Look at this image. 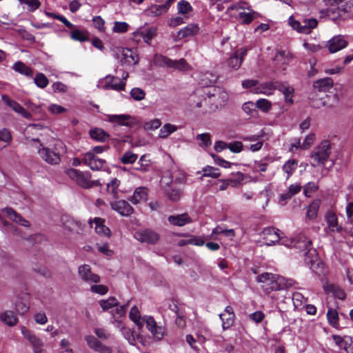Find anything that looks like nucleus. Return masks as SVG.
Segmentation results:
<instances>
[{"label":"nucleus","mask_w":353,"mask_h":353,"mask_svg":"<svg viewBox=\"0 0 353 353\" xmlns=\"http://www.w3.org/2000/svg\"><path fill=\"white\" fill-rule=\"evenodd\" d=\"M203 176L216 179L221 176V172L218 168L212 166H205L203 168Z\"/></svg>","instance_id":"49"},{"label":"nucleus","mask_w":353,"mask_h":353,"mask_svg":"<svg viewBox=\"0 0 353 353\" xmlns=\"http://www.w3.org/2000/svg\"><path fill=\"white\" fill-rule=\"evenodd\" d=\"M279 230L274 228H268L263 230V234L266 239H268V236H270V241L274 244L279 241Z\"/></svg>","instance_id":"41"},{"label":"nucleus","mask_w":353,"mask_h":353,"mask_svg":"<svg viewBox=\"0 0 353 353\" xmlns=\"http://www.w3.org/2000/svg\"><path fill=\"white\" fill-rule=\"evenodd\" d=\"M138 155L132 153V152H125L121 158V161L123 164H131L136 161Z\"/></svg>","instance_id":"56"},{"label":"nucleus","mask_w":353,"mask_h":353,"mask_svg":"<svg viewBox=\"0 0 353 353\" xmlns=\"http://www.w3.org/2000/svg\"><path fill=\"white\" fill-rule=\"evenodd\" d=\"M0 319L2 322L9 326H13L18 322L17 317L14 315L13 312L7 311L0 315Z\"/></svg>","instance_id":"38"},{"label":"nucleus","mask_w":353,"mask_h":353,"mask_svg":"<svg viewBox=\"0 0 353 353\" xmlns=\"http://www.w3.org/2000/svg\"><path fill=\"white\" fill-rule=\"evenodd\" d=\"M129 316L139 330L145 324L147 329L150 331L154 339L160 341L165 336V327L161 325H158L154 319L151 316H144L141 317L137 306L134 305L131 308Z\"/></svg>","instance_id":"1"},{"label":"nucleus","mask_w":353,"mask_h":353,"mask_svg":"<svg viewBox=\"0 0 353 353\" xmlns=\"http://www.w3.org/2000/svg\"><path fill=\"white\" fill-rule=\"evenodd\" d=\"M298 166V161L294 159L287 161L282 167L283 171L287 174V179H288L296 170Z\"/></svg>","instance_id":"37"},{"label":"nucleus","mask_w":353,"mask_h":353,"mask_svg":"<svg viewBox=\"0 0 353 353\" xmlns=\"http://www.w3.org/2000/svg\"><path fill=\"white\" fill-rule=\"evenodd\" d=\"M161 125V122L158 119H154L144 124V129L147 130H154L158 129Z\"/></svg>","instance_id":"64"},{"label":"nucleus","mask_w":353,"mask_h":353,"mask_svg":"<svg viewBox=\"0 0 353 353\" xmlns=\"http://www.w3.org/2000/svg\"><path fill=\"white\" fill-rule=\"evenodd\" d=\"M12 134L10 131L7 128H2L0 130V142L5 144L4 146L9 145L12 142Z\"/></svg>","instance_id":"50"},{"label":"nucleus","mask_w":353,"mask_h":353,"mask_svg":"<svg viewBox=\"0 0 353 353\" xmlns=\"http://www.w3.org/2000/svg\"><path fill=\"white\" fill-rule=\"evenodd\" d=\"M176 130L177 128L174 125L166 123L160 129L159 137L162 139L167 138Z\"/></svg>","instance_id":"45"},{"label":"nucleus","mask_w":353,"mask_h":353,"mask_svg":"<svg viewBox=\"0 0 353 353\" xmlns=\"http://www.w3.org/2000/svg\"><path fill=\"white\" fill-rule=\"evenodd\" d=\"M148 199V190L145 188L139 187L135 189L133 195L128 198V200L136 205L141 202L145 201Z\"/></svg>","instance_id":"25"},{"label":"nucleus","mask_w":353,"mask_h":353,"mask_svg":"<svg viewBox=\"0 0 353 353\" xmlns=\"http://www.w3.org/2000/svg\"><path fill=\"white\" fill-rule=\"evenodd\" d=\"M134 237L141 243L155 244L159 240V234L151 229L140 230L134 232Z\"/></svg>","instance_id":"9"},{"label":"nucleus","mask_w":353,"mask_h":353,"mask_svg":"<svg viewBox=\"0 0 353 353\" xmlns=\"http://www.w3.org/2000/svg\"><path fill=\"white\" fill-rule=\"evenodd\" d=\"M173 307H174L172 309V310L174 311L176 315L175 321L176 324L179 327L183 328L186 325L185 319L183 315L179 312L176 305H174Z\"/></svg>","instance_id":"55"},{"label":"nucleus","mask_w":353,"mask_h":353,"mask_svg":"<svg viewBox=\"0 0 353 353\" xmlns=\"http://www.w3.org/2000/svg\"><path fill=\"white\" fill-rule=\"evenodd\" d=\"M196 139L200 141L199 145L201 147H208L212 144L210 135L208 133L199 134L196 136Z\"/></svg>","instance_id":"59"},{"label":"nucleus","mask_w":353,"mask_h":353,"mask_svg":"<svg viewBox=\"0 0 353 353\" xmlns=\"http://www.w3.org/2000/svg\"><path fill=\"white\" fill-rule=\"evenodd\" d=\"M165 178L162 179L163 190L168 198L172 201H178L182 194L183 190L181 188H174L172 187V179L165 181Z\"/></svg>","instance_id":"13"},{"label":"nucleus","mask_w":353,"mask_h":353,"mask_svg":"<svg viewBox=\"0 0 353 353\" xmlns=\"http://www.w3.org/2000/svg\"><path fill=\"white\" fill-rule=\"evenodd\" d=\"M347 45V41L341 35H338L332 37L327 41L326 46L330 53L336 52L343 48Z\"/></svg>","instance_id":"16"},{"label":"nucleus","mask_w":353,"mask_h":353,"mask_svg":"<svg viewBox=\"0 0 353 353\" xmlns=\"http://www.w3.org/2000/svg\"><path fill=\"white\" fill-rule=\"evenodd\" d=\"M128 303L123 305L116 306V309L111 311L113 319L122 318L125 316Z\"/></svg>","instance_id":"53"},{"label":"nucleus","mask_w":353,"mask_h":353,"mask_svg":"<svg viewBox=\"0 0 353 353\" xmlns=\"http://www.w3.org/2000/svg\"><path fill=\"white\" fill-rule=\"evenodd\" d=\"M169 179H172V183H174L176 185H184L186 183L187 177L185 173L183 170H178L170 174L168 180Z\"/></svg>","instance_id":"36"},{"label":"nucleus","mask_w":353,"mask_h":353,"mask_svg":"<svg viewBox=\"0 0 353 353\" xmlns=\"http://www.w3.org/2000/svg\"><path fill=\"white\" fill-rule=\"evenodd\" d=\"M129 25L125 22L116 21L112 28L113 32L125 33L128 30Z\"/></svg>","instance_id":"63"},{"label":"nucleus","mask_w":353,"mask_h":353,"mask_svg":"<svg viewBox=\"0 0 353 353\" xmlns=\"http://www.w3.org/2000/svg\"><path fill=\"white\" fill-rule=\"evenodd\" d=\"M257 281L262 283L261 288L266 294L273 292L283 291L293 285L294 281L271 273L264 272L257 277Z\"/></svg>","instance_id":"2"},{"label":"nucleus","mask_w":353,"mask_h":353,"mask_svg":"<svg viewBox=\"0 0 353 353\" xmlns=\"http://www.w3.org/2000/svg\"><path fill=\"white\" fill-rule=\"evenodd\" d=\"M321 201L319 200L314 201L309 206L307 211V216L310 219H314L317 216L318 211L320 207Z\"/></svg>","instance_id":"46"},{"label":"nucleus","mask_w":353,"mask_h":353,"mask_svg":"<svg viewBox=\"0 0 353 353\" xmlns=\"http://www.w3.org/2000/svg\"><path fill=\"white\" fill-rule=\"evenodd\" d=\"M83 163L89 166L92 170H105L106 161L99 159L91 152H88L84 154L82 159Z\"/></svg>","instance_id":"10"},{"label":"nucleus","mask_w":353,"mask_h":353,"mask_svg":"<svg viewBox=\"0 0 353 353\" xmlns=\"http://www.w3.org/2000/svg\"><path fill=\"white\" fill-rule=\"evenodd\" d=\"M292 54L288 50H276L274 58L276 67L281 68L282 65H288L292 59Z\"/></svg>","instance_id":"20"},{"label":"nucleus","mask_w":353,"mask_h":353,"mask_svg":"<svg viewBox=\"0 0 353 353\" xmlns=\"http://www.w3.org/2000/svg\"><path fill=\"white\" fill-rule=\"evenodd\" d=\"M61 221L64 228L68 231L78 232L79 230L81 228V223L70 216L63 215Z\"/></svg>","instance_id":"23"},{"label":"nucleus","mask_w":353,"mask_h":353,"mask_svg":"<svg viewBox=\"0 0 353 353\" xmlns=\"http://www.w3.org/2000/svg\"><path fill=\"white\" fill-rule=\"evenodd\" d=\"M256 105V108H259L265 112H268L272 107L271 102L265 99H260L257 100Z\"/></svg>","instance_id":"61"},{"label":"nucleus","mask_w":353,"mask_h":353,"mask_svg":"<svg viewBox=\"0 0 353 353\" xmlns=\"http://www.w3.org/2000/svg\"><path fill=\"white\" fill-rule=\"evenodd\" d=\"M90 135L93 139L101 142H104L109 138V134L101 128L90 130Z\"/></svg>","instance_id":"39"},{"label":"nucleus","mask_w":353,"mask_h":353,"mask_svg":"<svg viewBox=\"0 0 353 353\" xmlns=\"http://www.w3.org/2000/svg\"><path fill=\"white\" fill-rule=\"evenodd\" d=\"M167 6L161 5H154L150 7L149 9V14L152 16H159L165 12H166Z\"/></svg>","instance_id":"57"},{"label":"nucleus","mask_w":353,"mask_h":353,"mask_svg":"<svg viewBox=\"0 0 353 353\" xmlns=\"http://www.w3.org/2000/svg\"><path fill=\"white\" fill-rule=\"evenodd\" d=\"M156 62L159 65L174 68L181 72H188L191 70L190 65L184 59L172 60L162 55H157Z\"/></svg>","instance_id":"6"},{"label":"nucleus","mask_w":353,"mask_h":353,"mask_svg":"<svg viewBox=\"0 0 353 353\" xmlns=\"http://www.w3.org/2000/svg\"><path fill=\"white\" fill-rule=\"evenodd\" d=\"M327 319L329 323L334 327L339 325V315L336 310L330 308L327 312Z\"/></svg>","instance_id":"47"},{"label":"nucleus","mask_w":353,"mask_h":353,"mask_svg":"<svg viewBox=\"0 0 353 353\" xmlns=\"http://www.w3.org/2000/svg\"><path fill=\"white\" fill-rule=\"evenodd\" d=\"M290 25L299 32L308 34L311 30L316 28L318 21L316 19H305L302 21H296L292 16L289 18Z\"/></svg>","instance_id":"7"},{"label":"nucleus","mask_w":353,"mask_h":353,"mask_svg":"<svg viewBox=\"0 0 353 353\" xmlns=\"http://www.w3.org/2000/svg\"><path fill=\"white\" fill-rule=\"evenodd\" d=\"M312 241L305 234L300 232L293 238L292 247H294L302 252H305L312 248Z\"/></svg>","instance_id":"17"},{"label":"nucleus","mask_w":353,"mask_h":353,"mask_svg":"<svg viewBox=\"0 0 353 353\" xmlns=\"http://www.w3.org/2000/svg\"><path fill=\"white\" fill-rule=\"evenodd\" d=\"M188 19V16H183V17H181V16H177V17H171L168 21V24L170 27H176L179 25H181L183 23H184L185 22V20H187Z\"/></svg>","instance_id":"58"},{"label":"nucleus","mask_w":353,"mask_h":353,"mask_svg":"<svg viewBox=\"0 0 353 353\" xmlns=\"http://www.w3.org/2000/svg\"><path fill=\"white\" fill-rule=\"evenodd\" d=\"M278 90L283 94L287 103L290 104L293 103L292 97L294 89L292 86L290 85L287 82L279 81Z\"/></svg>","instance_id":"27"},{"label":"nucleus","mask_w":353,"mask_h":353,"mask_svg":"<svg viewBox=\"0 0 353 353\" xmlns=\"http://www.w3.org/2000/svg\"><path fill=\"white\" fill-rule=\"evenodd\" d=\"M304 261L305 263L310 267V268H312L318 261V255L316 250L310 248L307 250L305 251Z\"/></svg>","instance_id":"33"},{"label":"nucleus","mask_w":353,"mask_h":353,"mask_svg":"<svg viewBox=\"0 0 353 353\" xmlns=\"http://www.w3.org/2000/svg\"><path fill=\"white\" fill-rule=\"evenodd\" d=\"M112 210L122 216H130L134 213L133 208L125 200H115L110 202Z\"/></svg>","instance_id":"14"},{"label":"nucleus","mask_w":353,"mask_h":353,"mask_svg":"<svg viewBox=\"0 0 353 353\" xmlns=\"http://www.w3.org/2000/svg\"><path fill=\"white\" fill-rule=\"evenodd\" d=\"M168 221L170 224L179 227H182L192 221V219L187 213L169 216Z\"/></svg>","instance_id":"24"},{"label":"nucleus","mask_w":353,"mask_h":353,"mask_svg":"<svg viewBox=\"0 0 353 353\" xmlns=\"http://www.w3.org/2000/svg\"><path fill=\"white\" fill-rule=\"evenodd\" d=\"M219 318L222 321V328L223 330H226L231 327L235 321L236 316H225V313H221L219 314Z\"/></svg>","instance_id":"48"},{"label":"nucleus","mask_w":353,"mask_h":353,"mask_svg":"<svg viewBox=\"0 0 353 353\" xmlns=\"http://www.w3.org/2000/svg\"><path fill=\"white\" fill-rule=\"evenodd\" d=\"M37 152L40 157L46 163L57 165L61 162L60 154L65 152V148L63 142L57 141L52 150L40 143Z\"/></svg>","instance_id":"3"},{"label":"nucleus","mask_w":353,"mask_h":353,"mask_svg":"<svg viewBox=\"0 0 353 353\" xmlns=\"http://www.w3.org/2000/svg\"><path fill=\"white\" fill-rule=\"evenodd\" d=\"M70 37L74 41L81 42L88 41V37L84 34L82 30L74 29L70 32Z\"/></svg>","instance_id":"54"},{"label":"nucleus","mask_w":353,"mask_h":353,"mask_svg":"<svg viewBox=\"0 0 353 353\" xmlns=\"http://www.w3.org/2000/svg\"><path fill=\"white\" fill-rule=\"evenodd\" d=\"M66 174L83 188H89L91 174L89 172H82L77 169L70 168L66 170Z\"/></svg>","instance_id":"8"},{"label":"nucleus","mask_w":353,"mask_h":353,"mask_svg":"<svg viewBox=\"0 0 353 353\" xmlns=\"http://www.w3.org/2000/svg\"><path fill=\"white\" fill-rule=\"evenodd\" d=\"M133 118L129 114H112L108 116V121L121 126L131 127L133 123Z\"/></svg>","instance_id":"19"},{"label":"nucleus","mask_w":353,"mask_h":353,"mask_svg":"<svg viewBox=\"0 0 353 353\" xmlns=\"http://www.w3.org/2000/svg\"><path fill=\"white\" fill-rule=\"evenodd\" d=\"M193 10L191 4L185 0H181L177 3L178 13L183 16H188L187 14Z\"/></svg>","instance_id":"42"},{"label":"nucleus","mask_w":353,"mask_h":353,"mask_svg":"<svg viewBox=\"0 0 353 353\" xmlns=\"http://www.w3.org/2000/svg\"><path fill=\"white\" fill-rule=\"evenodd\" d=\"M337 11V16L336 17L345 18V14H347L349 17L353 18V0H350L345 3L343 8H336Z\"/></svg>","instance_id":"34"},{"label":"nucleus","mask_w":353,"mask_h":353,"mask_svg":"<svg viewBox=\"0 0 353 353\" xmlns=\"http://www.w3.org/2000/svg\"><path fill=\"white\" fill-rule=\"evenodd\" d=\"M130 95L135 101H141L144 99L145 92L141 88H134L130 91Z\"/></svg>","instance_id":"62"},{"label":"nucleus","mask_w":353,"mask_h":353,"mask_svg":"<svg viewBox=\"0 0 353 353\" xmlns=\"http://www.w3.org/2000/svg\"><path fill=\"white\" fill-rule=\"evenodd\" d=\"M157 34V29L153 27L142 28L134 32V38L138 41L142 39L146 43L150 44V41Z\"/></svg>","instance_id":"15"},{"label":"nucleus","mask_w":353,"mask_h":353,"mask_svg":"<svg viewBox=\"0 0 353 353\" xmlns=\"http://www.w3.org/2000/svg\"><path fill=\"white\" fill-rule=\"evenodd\" d=\"M325 219L327 226L332 232H341L342 231V228L338 224L337 216L334 212H327Z\"/></svg>","instance_id":"32"},{"label":"nucleus","mask_w":353,"mask_h":353,"mask_svg":"<svg viewBox=\"0 0 353 353\" xmlns=\"http://www.w3.org/2000/svg\"><path fill=\"white\" fill-rule=\"evenodd\" d=\"M3 212L6 213L8 216L12 221H15L16 223L25 226V227H29L30 223L23 219L20 214H17L13 209L11 208H6L3 210Z\"/></svg>","instance_id":"30"},{"label":"nucleus","mask_w":353,"mask_h":353,"mask_svg":"<svg viewBox=\"0 0 353 353\" xmlns=\"http://www.w3.org/2000/svg\"><path fill=\"white\" fill-rule=\"evenodd\" d=\"M119 185H120V181L116 178L112 179L111 181L107 184L108 192L111 194L114 199L119 198L118 188H119Z\"/></svg>","instance_id":"44"},{"label":"nucleus","mask_w":353,"mask_h":353,"mask_svg":"<svg viewBox=\"0 0 353 353\" xmlns=\"http://www.w3.org/2000/svg\"><path fill=\"white\" fill-rule=\"evenodd\" d=\"M324 290L327 294H332L334 297L344 300L346 297L345 292L338 285L327 284L324 286Z\"/></svg>","instance_id":"31"},{"label":"nucleus","mask_w":353,"mask_h":353,"mask_svg":"<svg viewBox=\"0 0 353 353\" xmlns=\"http://www.w3.org/2000/svg\"><path fill=\"white\" fill-rule=\"evenodd\" d=\"M99 304L103 311H108L114 307L118 306L119 301L115 297H109L108 299L99 301Z\"/></svg>","instance_id":"43"},{"label":"nucleus","mask_w":353,"mask_h":353,"mask_svg":"<svg viewBox=\"0 0 353 353\" xmlns=\"http://www.w3.org/2000/svg\"><path fill=\"white\" fill-rule=\"evenodd\" d=\"M21 334L26 339L29 343L31 344L33 350H37L38 348L43 347V341L39 338L37 335H35L32 331L26 329L23 327L21 329Z\"/></svg>","instance_id":"21"},{"label":"nucleus","mask_w":353,"mask_h":353,"mask_svg":"<svg viewBox=\"0 0 353 353\" xmlns=\"http://www.w3.org/2000/svg\"><path fill=\"white\" fill-rule=\"evenodd\" d=\"M34 82L37 87L45 88L48 85L49 81L44 74L39 72L36 74Z\"/></svg>","instance_id":"51"},{"label":"nucleus","mask_w":353,"mask_h":353,"mask_svg":"<svg viewBox=\"0 0 353 353\" xmlns=\"http://www.w3.org/2000/svg\"><path fill=\"white\" fill-rule=\"evenodd\" d=\"M3 212L6 213L8 216L12 221H15L16 223L25 226V227H29L30 223L23 219L20 214H17L13 209L11 208H6L3 210Z\"/></svg>","instance_id":"29"},{"label":"nucleus","mask_w":353,"mask_h":353,"mask_svg":"<svg viewBox=\"0 0 353 353\" xmlns=\"http://www.w3.org/2000/svg\"><path fill=\"white\" fill-rule=\"evenodd\" d=\"M199 27L196 23H189L177 32L176 39L181 40L185 38L196 35L199 32Z\"/></svg>","instance_id":"18"},{"label":"nucleus","mask_w":353,"mask_h":353,"mask_svg":"<svg viewBox=\"0 0 353 353\" xmlns=\"http://www.w3.org/2000/svg\"><path fill=\"white\" fill-rule=\"evenodd\" d=\"M2 101L14 112H17L21 107V105L17 101L12 100L8 95H2Z\"/></svg>","instance_id":"60"},{"label":"nucleus","mask_w":353,"mask_h":353,"mask_svg":"<svg viewBox=\"0 0 353 353\" xmlns=\"http://www.w3.org/2000/svg\"><path fill=\"white\" fill-rule=\"evenodd\" d=\"M243 110L252 117L255 116L257 114L256 103L252 101L245 102L242 106Z\"/></svg>","instance_id":"52"},{"label":"nucleus","mask_w":353,"mask_h":353,"mask_svg":"<svg viewBox=\"0 0 353 353\" xmlns=\"http://www.w3.org/2000/svg\"><path fill=\"white\" fill-rule=\"evenodd\" d=\"M78 274L84 282L88 283H98L100 282V276L93 273L90 266L88 264H83L79 267Z\"/></svg>","instance_id":"11"},{"label":"nucleus","mask_w":353,"mask_h":353,"mask_svg":"<svg viewBox=\"0 0 353 353\" xmlns=\"http://www.w3.org/2000/svg\"><path fill=\"white\" fill-rule=\"evenodd\" d=\"M247 52L248 50L245 48H241L235 50L228 59V66L234 70H237L241 67Z\"/></svg>","instance_id":"12"},{"label":"nucleus","mask_w":353,"mask_h":353,"mask_svg":"<svg viewBox=\"0 0 353 353\" xmlns=\"http://www.w3.org/2000/svg\"><path fill=\"white\" fill-rule=\"evenodd\" d=\"M121 57L117 53L118 57L120 58L122 64L132 65L138 62L137 57L131 49L123 48L120 50Z\"/></svg>","instance_id":"22"},{"label":"nucleus","mask_w":353,"mask_h":353,"mask_svg":"<svg viewBox=\"0 0 353 353\" xmlns=\"http://www.w3.org/2000/svg\"><path fill=\"white\" fill-rule=\"evenodd\" d=\"M12 69L14 71L28 77H32L33 76V72L32 69L21 61L16 62L13 65Z\"/></svg>","instance_id":"35"},{"label":"nucleus","mask_w":353,"mask_h":353,"mask_svg":"<svg viewBox=\"0 0 353 353\" xmlns=\"http://www.w3.org/2000/svg\"><path fill=\"white\" fill-rule=\"evenodd\" d=\"M333 86V80L330 77H326L314 81L313 87L319 92H327Z\"/></svg>","instance_id":"28"},{"label":"nucleus","mask_w":353,"mask_h":353,"mask_svg":"<svg viewBox=\"0 0 353 353\" xmlns=\"http://www.w3.org/2000/svg\"><path fill=\"white\" fill-rule=\"evenodd\" d=\"M125 82L119 77L108 74L98 81L97 87L104 90L122 91L125 90Z\"/></svg>","instance_id":"5"},{"label":"nucleus","mask_w":353,"mask_h":353,"mask_svg":"<svg viewBox=\"0 0 353 353\" xmlns=\"http://www.w3.org/2000/svg\"><path fill=\"white\" fill-rule=\"evenodd\" d=\"M332 152L331 144L329 141L324 140L316 146L310 153L312 160L311 165L316 167L319 165H325Z\"/></svg>","instance_id":"4"},{"label":"nucleus","mask_w":353,"mask_h":353,"mask_svg":"<svg viewBox=\"0 0 353 353\" xmlns=\"http://www.w3.org/2000/svg\"><path fill=\"white\" fill-rule=\"evenodd\" d=\"M279 83V81H269L263 83L256 88V93L270 96L273 94L275 90H278Z\"/></svg>","instance_id":"26"},{"label":"nucleus","mask_w":353,"mask_h":353,"mask_svg":"<svg viewBox=\"0 0 353 353\" xmlns=\"http://www.w3.org/2000/svg\"><path fill=\"white\" fill-rule=\"evenodd\" d=\"M95 230L98 234L109 236L111 234L110 230L103 224V221L100 218H95Z\"/></svg>","instance_id":"40"}]
</instances>
